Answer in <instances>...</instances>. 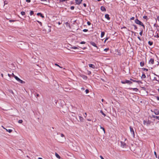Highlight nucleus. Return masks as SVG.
<instances>
[{
  "label": "nucleus",
  "mask_w": 159,
  "mask_h": 159,
  "mask_svg": "<svg viewBox=\"0 0 159 159\" xmlns=\"http://www.w3.org/2000/svg\"><path fill=\"white\" fill-rule=\"evenodd\" d=\"M154 155H155V156L156 157V158H157V153H156V152L155 151H154Z\"/></svg>",
  "instance_id": "obj_26"
},
{
  "label": "nucleus",
  "mask_w": 159,
  "mask_h": 159,
  "mask_svg": "<svg viewBox=\"0 0 159 159\" xmlns=\"http://www.w3.org/2000/svg\"><path fill=\"white\" fill-rule=\"evenodd\" d=\"M79 120H80V122H83L84 121V119L82 117L80 116H79Z\"/></svg>",
  "instance_id": "obj_8"
},
{
  "label": "nucleus",
  "mask_w": 159,
  "mask_h": 159,
  "mask_svg": "<svg viewBox=\"0 0 159 159\" xmlns=\"http://www.w3.org/2000/svg\"><path fill=\"white\" fill-rule=\"evenodd\" d=\"M157 20L158 21H159V16L157 17Z\"/></svg>",
  "instance_id": "obj_55"
},
{
  "label": "nucleus",
  "mask_w": 159,
  "mask_h": 159,
  "mask_svg": "<svg viewBox=\"0 0 159 159\" xmlns=\"http://www.w3.org/2000/svg\"><path fill=\"white\" fill-rule=\"evenodd\" d=\"M37 21L41 25H42V23L41 22L39 21Z\"/></svg>",
  "instance_id": "obj_40"
},
{
  "label": "nucleus",
  "mask_w": 159,
  "mask_h": 159,
  "mask_svg": "<svg viewBox=\"0 0 159 159\" xmlns=\"http://www.w3.org/2000/svg\"><path fill=\"white\" fill-rule=\"evenodd\" d=\"M135 22L137 24H139L144 27V25L143 23L140 21L138 19H136L135 20Z\"/></svg>",
  "instance_id": "obj_5"
},
{
  "label": "nucleus",
  "mask_w": 159,
  "mask_h": 159,
  "mask_svg": "<svg viewBox=\"0 0 159 159\" xmlns=\"http://www.w3.org/2000/svg\"><path fill=\"white\" fill-rule=\"evenodd\" d=\"M134 17H133L130 18L131 20H134Z\"/></svg>",
  "instance_id": "obj_44"
},
{
  "label": "nucleus",
  "mask_w": 159,
  "mask_h": 159,
  "mask_svg": "<svg viewBox=\"0 0 159 159\" xmlns=\"http://www.w3.org/2000/svg\"><path fill=\"white\" fill-rule=\"evenodd\" d=\"M87 120L89 121H91V119H87Z\"/></svg>",
  "instance_id": "obj_56"
},
{
  "label": "nucleus",
  "mask_w": 159,
  "mask_h": 159,
  "mask_svg": "<svg viewBox=\"0 0 159 159\" xmlns=\"http://www.w3.org/2000/svg\"><path fill=\"white\" fill-rule=\"evenodd\" d=\"M100 128L103 130L104 133L105 134V131L104 128L103 127H102L101 126H100Z\"/></svg>",
  "instance_id": "obj_19"
},
{
  "label": "nucleus",
  "mask_w": 159,
  "mask_h": 159,
  "mask_svg": "<svg viewBox=\"0 0 159 159\" xmlns=\"http://www.w3.org/2000/svg\"><path fill=\"white\" fill-rule=\"evenodd\" d=\"M104 34H105L104 32H101V37L102 38V37L104 35Z\"/></svg>",
  "instance_id": "obj_20"
},
{
  "label": "nucleus",
  "mask_w": 159,
  "mask_h": 159,
  "mask_svg": "<svg viewBox=\"0 0 159 159\" xmlns=\"http://www.w3.org/2000/svg\"><path fill=\"white\" fill-rule=\"evenodd\" d=\"M1 75H2V76L3 77V74H1Z\"/></svg>",
  "instance_id": "obj_63"
},
{
  "label": "nucleus",
  "mask_w": 159,
  "mask_h": 159,
  "mask_svg": "<svg viewBox=\"0 0 159 159\" xmlns=\"http://www.w3.org/2000/svg\"><path fill=\"white\" fill-rule=\"evenodd\" d=\"M61 137H64V135L63 134H61Z\"/></svg>",
  "instance_id": "obj_41"
},
{
  "label": "nucleus",
  "mask_w": 159,
  "mask_h": 159,
  "mask_svg": "<svg viewBox=\"0 0 159 159\" xmlns=\"http://www.w3.org/2000/svg\"><path fill=\"white\" fill-rule=\"evenodd\" d=\"M147 16H144L143 17V18L145 19H146L147 18Z\"/></svg>",
  "instance_id": "obj_48"
},
{
  "label": "nucleus",
  "mask_w": 159,
  "mask_h": 159,
  "mask_svg": "<svg viewBox=\"0 0 159 159\" xmlns=\"http://www.w3.org/2000/svg\"><path fill=\"white\" fill-rule=\"evenodd\" d=\"M40 16L42 17V18H44V16L42 15V14L41 13V14L40 15Z\"/></svg>",
  "instance_id": "obj_42"
},
{
  "label": "nucleus",
  "mask_w": 159,
  "mask_h": 159,
  "mask_svg": "<svg viewBox=\"0 0 159 159\" xmlns=\"http://www.w3.org/2000/svg\"><path fill=\"white\" fill-rule=\"evenodd\" d=\"M158 92H159V88L158 89Z\"/></svg>",
  "instance_id": "obj_64"
},
{
  "label": "nucleus",
  "mask_w": 159,
  "mask_h": 159,
  "mask_svg": "<svg viewBox=\"0 0 159 159\" xmlns=\"http://www.w3.org/2000/svg\"><path fill=\"white\" fill-rule=\"evenodd\" d=\"M87 24L89 25H91V23L89 22V21H88L87 22Z\"/></svg>",
  "instance_id": "obj_37"
},
{
  "label": "nucleus",
  "mask_w": 159,
  "mask_h": 159,
  "mask_svg": "<svg viewBox=\"0 0 159 159\" xmlns=\"http://www.w3.org/2000/svg\"><path fill=\"white\" fill-rule=\"evenodd\" d=\"M12 75H13L15 79H16V80H17L18 82H20V83H24V82L22 80H20L17 76L15 75H14L13 73H12Z\"/></svg>",
  "instance_id": "obj_3"
},
{
  "label": "nucleus",
  "mask_w": 159,
  "mask_h": 159,
  "mask_svg": "<svg viewBox=\"0 0 159 159\" xmlns=\"http://www.w3.org/2000/svg\"><path fill=\"white\" fill-rule=\"evenodd\" d=\"M41 14V13H38L37 14V15L39 16V15H40H40Z\"/></svg>",
  "instance_id": "obj_52"
},
{
  "label": "nucleus",
  "mask_w": 159,
  "mask_h": 159,
  "mask_svg": "<svg viewBox=\"0 0 159 159\" xmlns=\"http://www.w3.org/2000/svg\"><path fill=\"white\" fill-rule=\"evenodd\" d=\"M76 1V3L77 4H79L83 0H75Z\"/></svg>",
  "instance_id": "obj_7"
},
{
  "label": "nucleus",
  "mask_w": 159,
  "mask_h": 159,
  "mask_svg": "<svg viewBox=\"0 0 159 159\" xmlns=\"http://www.w3.org/2000/svg\"><path fill=\"white\" fill-rule=\"evenodd\" d=\"M138 39L140 40H141V39H140V38L139 37H138Z\"/></svg>",
  "instance_id": "obj_57"
},
{
  "label": "nucleus",
  "mask_w": 159,
  "mask_h": 159,
  "mask_svg": "<svg viewBox=\"0 0 159 159\" xmlns=\"http://www.w3.org/2000/svg\"><path fill=\"white\" fill-rule=\"evenodd\" d=\"M21 14L23 15V16H24V15H25V12L24 11H21Z\"/></svg>",
  "instance_id": "obj_21"
},
{
  "label": "nucleus",
  "mask_w": 159,
  "mask_h": 159,
  "mask_svg": "<svg viewBox=\"0 0 159 159\" xmlns=\"http://www.w3.org/2000/svg\"><path fill=\"white\" fill-rule=\"evenodd\" d=\"M34 14V12L33 11H31L30 12V15H32Z\"/></svg>",
  "instance_id": "obj_29"
},
{
  "label": "nucleus",
  "mask_w": 159,
  "mask_h": 159,
  "mask_svg": "<svg viewBox=\"0 0 159 159\" xmlns=\"http://www.w3.org/2000/svg\"><path fill=\"white\" fill-rule=\"evenodd\" d=\"M10 22H12V21H14V20H9Z\"/></svg>",
  "instance_id": "obj_53"
},
{
  "label": "nucleus",
  "mask_w": 159,
  "mask_h": 159,
  "mask_svg": "<svg viewBox=\"0 0 159 159\" xmlns=\"http://www.w3.org/2000/svg\"><path fill=\"white\" fill-rule=\"evenodd\" d=\"M55 155L56 157L60 159H61V157L57 153L55 152Z\"/></svg>",
  "instance_id": "obj_10"
},
{
  "label": "nucleus",
  "mask_w": 159,
  "mask_h": 159,
  "mask_svg": "<svg viewBox=\"0 0 159 159\" xmlns=\"http://www.w3.org/2000/svg\"><path fill=\"white\" fill-rule=\"evenodd\" d=\"M91 44L92 45H93L94 47H97L96 46V44L94 42H91Z\"/></svg>",
  "instance_id": "obj_16"
},
{
  "label": "nucleus",
  "mask_w": 159,
  "mask_h": 159,
  "mask_svg": "<svg viewBox=\"0 0 159 159\" xmlns=\"http://www.w3.org/2000/svg\"><path fill=\"white\" fill-rule=\"evenodd\" d=\"M77 48L76 47H72L71 48V49H76Z\"/></svg>",
  "instance_id": "obj_32"
},
{
  "label": "nucleus",
  "mask_w": 159,
  "mask_h": 159,
  "mask_svg": "<svg viewBox=\"0 0 159 159\" xmlns=\"http://www.w3.org/2000/svg\"><path fill=\"white\" fill-rule=\"evenodd\" d=\"M42 1H43V2H44L46 1V0H42Z\"/></svg>",
  "instance_id": "obj_54"
},
{
  "label": "nucleus",
  "mask_w": 159,
  "mask_h": 159,
  "mask_svg": "<svg viewBox=\"0 0 159 159\" xmlns=\"http://www.w3.org/2000/svg\"><path fill=\"white\" fill-rule=\"evenodd\" d=\"M151 122L150 121L148 120V121H147L146 125H150L151 123Z\"/></svg>",
  "instance_id": "obj_18"
},
{
  "label": "nucleus",
  "mask_w": 159,
  "mask_h": 159,
  "mask_svg": "<svg viewBox=\"0 0 159 159\" xmlns=\"http://www.w3.org/2000/svg\"><path fill=\"white\" fill-rule=\"evenodd\" d=\"M144 64V63L143 62H141L140 63V65L143 66Z\"/></svg>",
  "instance_id": "obj_27"
},
{
  "label": "nucleus",
  "mask_w": 159,
  "mask_h": 159,
  "mask_svg": "<svg viewBox=\"0 0 159 159\" xmlns=\"http://www.w3.org/2000/svg\"><path fill=\"white\" fill-rule=\"evenodd\" d=\"M154 113L156 115H158L159 114V112L158 111H155Z\"/></svg>",
  "instance_id": "obj_25"
},
{
  "label": "nucleus",
  "mask_w": 159,
  "mask_h": 159,
  "mask_svg": "<svg viewBox=\"0 0 159 159\" xmlns=\"http://www.w3.org/2000/svg\"><path fill=\"white\" fill-rule=\"evenodd\" d=\"M148 43L150 45H152V42H150V41L148 42Z\"/></svg>",
  "instance_id": "obj_30"
},
{
  "label": "nucleus",
  "mask_w": 159,
  "mask_h": 159,
  "mask_svg": "<svg viewBox=\"0 0 159 159\" xmlns=\"http://www.w3.org/2000/svg\"><path fill=\"white\" fill-rule=\"evenodd\" d=\"M105 17L108 20H109L110 19V18L109 17V15L108 14L105 15Z\"/></svg>",
  "instance_id": "obj_12"
},
{
  "label": "nucleus",
  "mask_w": 159,
  "mask_h": 159,
  "mask_svg": "<svg viewBox=\"0 0 159 159\" xmlns=\"http://www.w3.org/2000/svg\"><path fill=\"white\" fill-rule=\"evenodd\" d=\"M130 80H131V81H133V82H136V83H138V84H143L142 82L141 81H140V80H134L131 79V78H130Z\"/></svg>",
  "instance_id": "obj_6"
},
{
  "label": "nucleus",
  "mask_w": 159,
  "mask_h": 159,
  "mask_svg": "<svg viewBox=\"0 0 159 159\" xmlns=\"http://www.w3.org/2000/svg\"><path fill=\"white\" fill-rule=\"evenodd\" d=\"M38 159H43L41 157H39L38 158Z\"/></svg>",
  "instance_id": "obj_61"
},
{
  "label": "nucleus",
  "mask_w": 159,
  "mask_h": 159,
  "mask_svg": "<svg viewBox=\"0 0 159 159\" xmlns=\"http://www.w3.org/2000/svg\"><path fill=\"white\" fill-rule=\"evenodd\" d=\"M158 64L159 62L158 61H157L154 62V59L151 58L149 61L148 65V67L151 68V69H152L154 68V67L158 66Z\"/></svg>",
  "instance_id": "obj_1"
},
{
  "label": "nucleus",
  "mask_w": 159,
  "mask_h": 159,
  "mask_svg": "<svg viewBox=\"0 0 159 159\" xmlns=\"http://www.w3.org/2000/svg\"><path fill=\"white\" fill-rule=\"evenodd\" d=\"M142 34H143V32L142 31H141V32H140L139 33V34L141 35H142Z\"/></svg>",
  "instance_id": "obj_46"
},
{
  "label": "nucleus",
  "mask_w": 159,
  "mask_h": 159,
  "mask_svg": "<svg viewBox=\"0 0 159 159\" xmlns=\"http://www.w3.org/2000/svg\"><path fill=\"white\" fill-rule=\"evenodd\" d=\"M26 2H30V0H26Z\"/></svg>",
  "instance_id": "obj_45"
},
{
  "label": "nucleus",
  "mask_w": 159,
  "mask_h": 159,
  "mask_svg": "<svg viewBox=\"0 0 159 159\" xmlns=\"http://www.w3.org/2000/svg\"><path fill=\"white\" fill-rule=\"evenodd\" d=\"M37 97H39V95L38 94H37L36 95Z\"/></svg>",
  "instance_id": "obj_58"
},
{
  "label": "nucleus",
  "mask_w": 159,
  "mask_h": 159,
  "mask_svg": "<svg viewBox=\"0 0 159 159\" xmlns=\"http://www.w3.org/2000/svg\"><path fill=\"white\" fill-rule=\"evenodd\" d=\"M131 89L136 92L138 91V89L136 88H131Z\"/></svg>",
  "instance_id": "obj_15"
},
{
  "label": "nucleus",
  "mask_w": 159,
  "mask_h": 159,
  "mask_svg": "<svg viewBox=\"0 0 159 159\" xmlns=\"http://www.w3.org/2000/svg\"><path fill=\"white\" fill-rule=\"evenodd\" d=\"M133 26H134V29L135 30H136V29H137V27L136 25H133Z\"/></svg>",
  "instance_id": "obj_35"
},
{
  "label": "nucleus",
  "mask_w": 159,
  "mask_h": 159,
  "mask_svg": "<svg viewBox=\"0 0 159 159\" xmlns=\"http://www.w3.org/2000/svg\"><path fill=\"white\" fill-rule=\"evenodd\" d=\"M61 24V23H60V22H59L58 23V24L59 25H60Z\"/></svg>",
  "instance_id": "obj_59"
},
{
  "label": "nucleus",
  "mask_w": 159,
  "mask_h": 159,
  "mask_svg": "<svg viewBox=\"0 0 159 159\" xmlns=\"http://www.w3.org/2000/svg\"><path fill=\"white\" fill-rule=\"evenodd\" d=\"M102 102H103V101H104V99H102Z\"/></svg>",
  "instance_id": "obj_62"
},
{
  "label": "nucleus",
  "mask_w": 159,
  "mask_h": 159,
  "mask_svg": "<svg viewBox=\"0 0 159 159\" xmlns=\"http://www.w3.org/2000/svg\"><path fill=\"white\" fill-rule=\"evenodd\" d=\"M108 50H109V48H105V49L104 50V51H105L106 52H107V51H108Z\"/></svg>",
  "instance_id": "obj_33"
},
{
  "label": "nucleus",
  "mask_w": 159,
  "mask_h": 159,
  "mask_svg": "<svg viewBox=\"0 0 159 159\" xmlns=\"http://www.w3.org/2000/svg\"><path fill=\"white\" fill-rule=\"evenodd\" d=\"M108 39V38H106L104 40V42H105Z\"/></svg>",
  "instance_id": "obj_49"
},
{
  "label": "nucleus",
  "mask_w": 159,
  "mask_h": 159,
  "mask_svg": "<svg viewBox=\"0 0 159 159\" xmlns=\"http://www.w3.org/2000/svg\"><path fill=\"white\" fill-rule=\"evenodd\" d=\"M129 129H130V132H131V134L134 137L135 134H134V129H133V127L130 126L129 127Z\"/></svg>",
  "instance_id": "obj_4"
},
{
  "label": "nucleus",
  "mask_w": 159,
  "mask_h": 159,
  "mask_svg": "<svg viewBox=\"0 0 159 159\" xmlns=\"http://www.w3.org/2000/svg\"><path fill=\"white\" fill-rule=\"evenodd\" d=\"M121 82L123 84H132V82L130 81L127 80H126L124 81L122 80L121 81Z\"/></svg>",
  "instance_id": "obj_2"
},
{
  "label": "nucleus",
  "mask_w": 159,
  "mask_h": 159,
  "mask_svg": "<svg viewBox=\"0 0 159 159\" xmlns=\"http://www.w3.org/2000/svg\"><path fill=\"white\" fill-rule=\"evenodd\" d=\"M155 97L158 100H159V96H156Z\"/></svg>",
  "instance_id": "obj_39"
},
{
  "label": "nucleus",
  "mask_w": 159,
  "mask_h": 159,
  "mask_svg": "<svg viewBox=\"0 0 159 159\" xmlns=\"http://www.w3.org/2000/svg\"><path fill=\"white\" fill-rule=\"evenodd\" d=\"M23 122V120H20L19 121H18V123H22Z\"/></svg>",
  "instance_id": "obj_23"
},
{
  "label": "nucleus",
  "mask_w": 159,
  "mask_h": 159,
  "mask_svg": "<svg viewBox=\"0 0 159 159\" xmlns=\"http://www.w3.org/2000/svg\"><path fill=\"white\" fill-rule=\"evenodd\" d=\"M147 123V121H146L145 120H144L143 121V123L144 124V125H146V123Z\"/></svg>",
  "instance_id": "obj_31"
},
{
  "label": "nucleus",
  "mask_w": 159,
  "mask_h": 159,
  "mask_svg": "<svg viewBox=\"0 0 159 159\" xmlns=\"http://www.w3.org/2000/svg\"><path fill=\"white\" fill-rule=\"evenodd\" d=\"M146 77V76L145 75V74L143 73L142 75L141 76V78L142 79L145 78Z\"/></svg>",
  "instance_id": "obj_11"
},
{
  "label": "nucleus",
  "mask_w": 159,
  "mask_h": 159,
  "mask_svg": "<svg viewBox=\"0 0 159 159\" xmlns=\"http://www.w3.org/2000/svg\"><path fill=\"white\" fill-rule=\"evenodd\" d=\"M81 89L82 90H84L85 89H84V88L83 87H82L81 88Z\"/></svg>",
  "instance_id": "obj_47"
},
{
  "label": "nucleus",
  "mask_w": 159,
  "mask_h": 159,
  "mask_svg": "<svg viewBox=\"0 0 159 159\" xmlns=\"http://www.w3.org/2000/svg\"><path fill=\"white\" fill-rule=\"evenodd\" d=\"M84 115H84V117H85V118L86 117V116L87 115V113L86 112H85L84 113Z\"/></svg>",
  "instance_id": "obj_36"
},
{
  "label": "nucleus",
  "mask_w": 159,
  "mask_h": 159,
  "mask_svg": "<svg viewBox=\"0 0 159 159\" xmlns=\"http://www.w3.org/2000/svg\"><path fill=\"white\" fill-rule=\"evenodd\" d=\"M85 42L84 41L80 43L81 44H85Z\"/></svg>",
  "instance_id": "obj_43"
},
{
  "label": "nucleus",
  "mask_w": 159,
  "mask_h": 159,
  "mask_svg": "<svg viewBox=\"0 0 159 159\" xmlns=\"http://www.w3.org/2000/svg\"><path fill=\"white\" fill-rule=\"evenodd\" d=\"M74 6H71L70 7V9L72 10H73L74 9Z\"/></svg>",
  "instance_id": "obj_34"
},
{
  "label": "nucleus",
  "mask_w": 159,
  "mask_h": 159,
  "mask_svg": "<svg viewBox=\"0 0 159 159\" xmlns=\"http://www.w3.org/2000/svg\"><path fill=\"white\" fill-rule=\"evenodd\" d=\"M100 112L102 114V115L104 116H106L105 114H104L102 111H101Z\"/></svg>",
  "instance_id": "obj_22"
},
{
  "label": "nucleus",
  "mask_w": 159,
  "mask_h": 159,
  "mask_svg": "<svg viewBox=\"0 0 159 159\" xmlns=\"http://www.w3.org/2000/svg\"><path fill=\"white\" fill-rule=\"evenodd\" d=\"M87 73L89 75H90L91 74V72L89 71V70H87Z\"/></svg>",
  "instance_id": "obj_24"
},
{
  "label": "nucleus",
  "mask_w": 159,
  "mask_h": 159,
  "mask_svg": "<svg viewBox=\"0 0 159 159\" xmlns=\"http://www.w3.org/2000/svg\"><path fill=\"white\" fill-rule=\"evenodd\" d=\"M58 66L60 68H63L62 67L60 66L59 65H58V66Z\"/></svg>",
  "instance_id": "obj_50"
},
{
  "label": "nucleus",
  "mask_w": 159,
  "mask_h": 159,
  "mask_svg": "<svg viewBox=\"0 0 159 159\" xmlns=\"http://www.w3.org/2000/svg\"><path fill=\"white\" fill-rule=\"evenodd\" d=\"M83 31L84 32H87L88 31V30H87V29H84L83 30Z\"/></svg>",
  "instance_id": "obj_38"
},
{
  "label": "nucleus",
  "mask_w": 159,
  "mask_h": 159,
  "mask_svg": "<svg viewBox=\"0 0 159 159\" xmlns=\"http://www.w3.org/2000/svg\"><path fill=\"white\" fill-rule=\"evenodd\" d=\"M89 66L92 69H95V66L92 64H89Z\"/></svg>",
  "instance_id": "obj_9"
},
{
  "label": "nucleus",
  "mask_w": 159,
  "mask_h": 159,
  "mask_svg": "<svg viewBox=\"0 0 159 159\" xmlns=\"http://www.w3.org/2000/svg\"><path fill=\"white\" fill-rule=\"evenodd\" d=\"M55 66H58V65L57 64H56V63H55Z\"/></svg>",
  "instance_id": "obj_60"
},
{
  "label": "nucleus",
  "mask_w": 159,
  "mask_h": 159,
  "mask_svg": "<svg viewBox=\"0 0 159 159\" xmlns=\"http://www.w3.org/2000/svg\"><path fill=\"white\" fill-rule=\"evenodd\" d=\"M83 5L84 7H86V4L85 3H84L83 4Z\"/></svg>",
  "instance_id": "obj_51"
},
{
  "label": "nucleus",
  "mask_w": 159,
  "mask_h": 159,
  "mask_svg": "<svg viewBox=\"0 0 159 159\" xmlns=\"http://www.w3.org/2000/svg\"><path fill=\"white\" fill-rule=\"evenodd\" d=\"M85 91L86 93L87 94L89 92V90L88 89H86L85 90Z\"/></svg>",
  "instance_id": "obj_28"
},
{
  "label": "nucleus",
  "mask_w": 159,
  "mask_h": 159,
  "mask_svg": "<svg viewBox=\"0 0 159 159\" xmlns=\"http://www.w3.org/2000/svg\"><path fill=\"white\" fill-rule=\"evenodd\" d=\"M152 117L153 118H156V119L159 120V116H155V115H152Z\"/></svg>",
  "instance_id": "obj_17"
},
{
  "label": "nucleus",
  "mask_w": 159,
  "mask_h": 159,
  "mask_svg": "<svg viewBox=\"0 0 159 159\" xmlns=\"http://www.w3.org/2000/svg\"><path fill=\"white\" fill-rule=\"evenodd\" d=\"M101 9L102 11H106V9L105 7L103 6H102L101 7Z\"/></svg>",
  "instance_id": "obj_14"
},
{
  "label": "nucleus",
  "mask_w": 159,
  "mask_h": 159,
  "mask_svg": "<svg viewBox=\"0 0 159 159\" xmlns=\"http://www.w3.org/2000/svg\"><path fill=\"white\" fill-rule=\"evenodd\" d=\"M5 129L9 133L11 132L12 131V130L11 129H5Z\"/></svg>",
  "instance_id": "obj_13"
}]
</instances>
